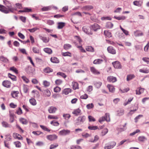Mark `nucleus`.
<instances>
[{"instance_id":"nucleus-15","label":"nucleus","mask_w":149,"mask_h":149,"mask_svg":"<svg viewBox=\"0 0 149 149\" xmlns=\"http://www.w3.org/2000/svg\"><path fill=\"white\" fill-rule=\"evenodd\" d=\"M3 127L5 128H10L12 127L11 125L8 123L6 121H3L1 123Z\"/></svg>"},{"instance_id":"nucleus-55","label":"nucleus","mask_w":149,"mask_h":149,"mask_svg":"<svg viewBox=\"0 0 149 149\" xmlns=\"http://www.w3.org/2000/svg\"><path fill=\"white\" fill-rule=\"evenodd\" d=\"M74 38L77 41L79 42L80 44L82 42V40L79 36H74Z\"/></svg>"},{"instance_id":"nucleus-11","label":"nucleus","mask_w":149,"mask_h":149,"mask_svg":"<svg viewBox=\"0 0 149 149\" xmlns=\"http://www.w3.org/2000/svg\"><path fill=\"white\" fill-rule=\"evenodd\" d=\"M90 70L91 72L94 74L98 75L100 73V72L94 67H90Z\"/></svg>"},{"instance_id":"nucleus-29","label":"nucleus","mask_w":149,"mask_h":149,"mask_svg":"<svg viewBox=\"0 0 149 149\" xmlns=\"http://www.w3.org/2000/svg\"><path fill=\"white\" fill-rule=\"evenodd\" d=\"M0 61L5 63H7L8 61V59L6 58L3 56H0Z\"/></svg>"},{"instance_id":"nucleus-16","label":"nucleus","mask_w":149,"mask_h":149,"mask_svg":"<svg viewBox=\"0 0 149 149\" xmlns=\"http://www.w3.org/2000/svg\"><path fill=\"white\" fill-rule=\"evenodd\" d=\"M57 108L54 107H49L48 109V111L50 113H54L57 110Z\"/></svg>"},{"instance_id":"nucleus-31","label":"nucleus","mask_w":149,"mask_h":149,"mask_svg":"<svg viewBox=\"0 0 149 149\" xmlns=\"http://www.w3.org/2000/svg\"><path fill=\"white\" fill-rule=\"evenodd\" d=\"M86 49L87 51L93 52L94 51V48L91 46H87L86 47Z\"/></svg>"},{"instance_id":"nucleus-45","label":"nucleus","mask_w":149,"mask_h":149,"mask_svg":"<svg viewBox=\"0 0 149 149\" xmlns=\"http://www.w3.org/2000/svg\"><path fill=\"white\" fill-rule=\"evenodd\" d=\"M44 71L45 73H49L53 71V70L51 68L47 67L44 69Z\"/></svg>"},{"instance_id":"nucleus-39","label":"nucleus","mask_w":149,"mask_h":149,"mask_svg":"<svg viewBox=\"0 0 149 149\" xmlns=\"http://www.w3.org/2000/svg\"><path fill=\"white\" fill-rule=\"evenodd\" d=\"M72 84L73 88L74 90H76L79 88L78 84L77 83L75 82H72Z\"/></svg>"},{"instance_id":"nucleus-47","label":"nucleus","mask_w":149,"mask_h":149,"mask_svg":"<svg viewBox=\"0 0 149 149\" xmlns=\"http://www.w3.org/2000/svg\"><path fill=\"white\" fill-rule=\"evenodd\" d=\"M88 128L90 130H94L98 129V127L96 126H89L88 127Z\"/></svg>"},{"instance_id":"nucleus-12","label":"nucleus","mask_w":149,"mask_h":149,"mask_svg":"<svg viewBox=\"0 0 149 149\" xmlns=\"http://www.w3.org/2000/svg\"><path fill=\"white\" fill-rule=\"evenodd\" d=\"M112 65L116 69L120 68H121V65L119 62L118 61H116L112 63Z\"/></svg>"},{"instance_id":"nucleus-3","label":"nucleus","mask_w":149,"mask_h":149,"mask_svg":"<svg viewBox=\"0 0 149 149\" xmlns=\"http://www.w3.org/2000/svg\"><path fill=\"white\" fill-rule=\"evenodd\" d=\"M2 84L4 87L7 88H10L11 86V83L10 81L6 80L3 82Z\"/></svg>"},{"instance_id":"nucleus-20","label":"nucleus","mask_w":149,"mask_h":149,"mask_svg":"<svg viewBox=\"0 0 149 149\" xmlns=\"http://www.w3.org/2000/svg\"><path fill=\"white\" fill-rule=\"evenodd\" d=\"M81 112V110L79 108L74 109L72 112V113L76 116H77L79 115Z\"/></svg>"},{"instance_id":"nucleus-18","label":"nucleus","mask_w":149,"mask_h":149,"mask_svg":"<svg viewBox=\"0 0 149 149\" xmlns=\"http://www.w3.org/2000/svg\"><path fill=\"white\" fill-rule=\"evenodd\" d=\"M144 89L141 88H138L136 90V95H140L143 93Z\"/></svg>"},{"instance_id":"nucleus-2","label":"nucleus","mask_w":149,"mask_h":149,"mask_svg":"<svg viewBox=\"0 0 149 149\" xmlns=\"http://www.w3.org/2000/svg\"><path fill=\"white\" fill-rule=\"evenodd\" d=\"M83 31L86 34L88 35H92L93 34V33L91 31V28H89L88 27L86 26H84L82 28Z\"/></svg>"},{"instance_id":"nucleus-53","label":"nucleus","mask_w":149,"mask_h":149,"mask_svg":"<svg viewBox=\"0 0 149 149\" xmlns=\"http://www.w3.org/2000/svg\"><path fill=\"white\" fill-rule=\"evenodd\" d=\"M40 127L43 130H44L49 132L50 131V130L48 129L47 127L45 126L42 125H40Z\"/></svg>"},{"instance_id":"nucleus-36","label":"nucleus","mask_w":149,"mask_h":149,"mask_svg":"<svg viewBox=\"0 0 149 149\" xmlns=\"http://www.w3.org/2000/svg\"><path fill=\"white\" fill-rule=\"evenodd\" d=\"M134 34L135 36H142L143 35V33L141 31H136L134 32Z\"/></svg>"},{"instance_id":"nucleus-33","label":"nucleus","mask_w":149,"mask_h":149,"mask_svg":"<svg viewBox=\"0 0 149 149\" xmlns=\"http://www.w3.org/2000/svg\"><path fill=\"white\" fill-rule=\"evenodd\" d=\"M44 51L49 54H51L52 52V50L49 48H45L44 49Z\"/></svg>"},{"instance_id":"nucleus-62","label":"nucleus","mask_w":149,"mask_h":149,"mask_svg":"<svg viewBox=\"0 0 149 149\" xmlns=\"http://www.w3.org/2000/svg\"><path fill=\"white\" fill-rule=\"evenodd\" d=\"M10 70L13 71L17 74L18 73V70H17L16 68L14 67H12L10 68Z\"/></svg>"},{"instance_id":"nucleus-25","label":"nucleus","mask_w":149,"mask_h":149,"mask_svg":"<svg viewBox=\"0 0 149 149\" xmlns=\"http://www.w3.org/2000/svg\"><path fill=\"white\" fill-rule=\"evenodd\" d=\"M19 94V92L18 91H13L11 92V95L13 97L15 98L18 97Z\"/></svg>"},{"instance_id":"nucleus-21","label":"nucleus","mask_w":149,"mask_h":149,"mask_svg":"<svg viewBox=\"0 0 149 149\" xmlns=\"http://www.w3.org/2000/svg\"><path fill=\"white\" fill-rule=\"evenodd\" d=\"M57 28L58 29H62L65 25V23L63 22H59L57 23Z\"/></svg>"},{"instance_id":"nucleus-37","label":"nucleus","mask_w":149,"mask_h":149,"mask_svg":"<svg viewBox=\"0 0 149 149\" xmlns=\"http://www.w3.org/2000/svg\"><path fill=\"white\" fill-rule=\"evenodd\" d=\"M146 139V138L144 136H140L138 138V141L141 142H144Z\"/></svg>"},{"instance_id":"nucleus-22","label":"nucleus","mask_w":149,"mask_h":149,"mask_svg":"<svg viewBox=\"0 0 149 149\" xmlns=\"http://www.w3.org/2000/svg\"><path fill=\"white\" fill-rule=\"evenodd\" d=\"M124 114V110L123 109H120L117 111V115L120 116L123 115Z\"/></svg>"},{"instance_id":"nucleus-13","label":"nucleus","mask_w":149,"mask_h":149,"mask_svg":"<svg viewBox=\"0 0 149 149\" xmlns=\"http://www.w3.org/2000/svg\"><path fill=\"white\" fill-rule=\"evenodd\" d=\"M116 145V143L115 142L112 141L110 145L106 146L104 147V148L105 149H111L113 148Z\"/></svg>"},{"instance_id":"nucleus-38","label":"nucleus","mask_w":149,"mask_h":149,"mask_svg":"<svg viewBox=\"0 0 149 149\" xmlns=\"http://www.w3.org/2000/svg\"><path fill=\"white\" fill-rule=\"evenodd\" d=\"M72 47V46L68 44H65L64 45L63 48L64 49L67 50L69 49Z\"/></svg>"},{"instance_id":"nucleus-50","label":"nucleus","mask_w":149,"mask_h":149,"mask_svg":"<svg viewBox=\"0 0 149 149\" xmlns=\"http://www.w3.org/2000/svg\"><path fill=\"white\" fill-rule=\"evenodd\" d=\"M108 132V130L107 128L104 129L102 130L101 132L102 135L103 136L106 134Z\"/></svg>"},{"instance_id":"nucleus-48","label":"nucleus","mask_w":149,"mask_h":149,"mask_svg":"<svg viewBox=\"0 0 149 149\" xmlns=\"http://www.w3.org/2000/svg\"><path fill=\"white\" fill-rule=\"evenodd\" d=\"M63 117L66 120H68L71 117V116L69 114H63Z\"/></svg>"},{"instance_id":"nucleus-24","label":"nucleus","mask_w":149,"mask_h":149,"mask_svg":"<svg viewBox=\"0 0 149 149\" xmlns=\"http://www.w3.org/2000/svg\"><path fill=\"white\" fill-rule=\"evenodd\" d=\"M50 61L54 63H58L59 62L58 58L55 57H51L50 59Z\"/></svg>"},{"instance_id":"nucleus-40","label":"nucleus","mask_w":149,"mask_h":149,"mask_svg":"<svg viewBox=\"0 0 149 149\" xmlns=\"http://www.w3.org/2000/svg\"><path fill=\"white\" fill-rule=\"evenodd\" d=\"M62 56H68L69 57L72 56V54L71 53L69 52H62L61 53Z\"/></svg>"},{"instance_id":"nucleus-17","label":"nucleus","mask_w":149,"mask_h":149,"mask_svg":"<svg viewBox=\"0 0 149 149\" xmlns=\"http://www.w3.org/2000/svg\"><path fill=\"white\" fill-rule=\"evenodd\" d=\"M93 7L91 5H88L84 6L82 7V9L84 10L89 11L91 9H93Z\"/></svg>"},{"instance_id":"nucleus-63","label":"nucleus","mask_w":149,"mask_h":149,"mask_svg":"<svg viewBox=\"0 0 149 149\" xmlns=\"http://www.w3.org/2000/svg\"><path fill=\"white\" fill-rule=\"evenodd\" d=\"M102 85V83L100 82H96L95 84V86L97 88H100Z\"/></svg>"},{"instance_id":"nucleus-19","label":"nucleus","mask_w":149,"mask_h":149,"mask_svg":"<svg viewBox=\"0 0 149 149\" xmlns=\"http://www.w3.org/2000/svg\"><path fill=\"white\" fill-rule=\"evenodd\" d=\"M107 87L110 92L113 93L114 92L115 88L113 86L110 84H108Z\"/></svg>"},{"instance_id":"nucleus-44","label":"nucleus","mask_w":149,"mask_h":149,"mask_svg":"<svg viewBox=\"0 0 149 149\" xmlns=\"http://www.w3.org/2000/svg\"><path fill=\"white\" fill-rule=\"evenodd\" d=\"M48 118L49 119H56L57 120L58 118V117L57 116L49 115L48 116Z\"/></svg>"},{"instance_id":"nucleus-26","label":"nucleus","mask_w":149,"mask_h":149,"mask_svg":"<svg viewBox=\"0 0 149 149\" xmlns=\"http://www.w3.org/2000/svg\"><path fill=\"white\" fill-rule=\"evenodd\" d=\"M139 71L143 73H148L149 72V69L143 68L142 69H140L139 70Z\"/></svg>"},{"instance_id":"nucleus-27","label":"nucleus","mask_w":149,"mask_h":149,"mask_svg":"<svg viewBox=\"0 0 149 149\" xmlns=\"http://www.w3.org/2000/svg\"><path fill=\"white\" fill-rule=\"evenodd\" d=\"M71 92V89L70 88H65L63 91V93L67 95Z\"/></svg>"},{"instance_id":"nucleus-58","label":"nucleus","mask_w":149,"mask_h":149,"mask_svg":"<svg viewBox=\"0 0 149 149\" xmlns=\"http://www.w3.org/2000/svg\"><path fill=\"white\" fill-rule=\"evenodd\" d=\"M114 18L118 20H124L126 18L124 16H122L121 17H116L115 16Z\"/></svg>"},{"instance_id":"nucleus-51","label":"nucleus","mask_w":149,"mask_h":149,"mask_svg":"<svg viewBox=\"0 0 149 149\" xmlns=\"http://www.w3.org/2000/svg\"><path fill=\"white\" fill-rule=\"evenodd\" d=\"M50 124L53 125L54 126H57L59 125V123L58 122L56 121L55 120H53L50 122Z\"/></svg>"},{"instance_id":"nucleus-43","label":"nucleus","mask_w":149,"mask_h":149,"mask_svg":"<svg viewBox=\"0 0 149 149\" xmlns=\"http://www.w3.org/2000/svg\"><path fill=\"white\" fill-rule=\"evenodd\" d=\"M14 144L17 148H20L21 147V143L19 141H17L14 142Z\"/></svg>"},{"instance_id":"nucleus-35","label":"nucleus","mask_w":149,"mask_h":149,"mask_svg":"<svg viewBox=\"0 0 149 149\" xmlns=\"http://www.w3.org/2000/svg\"><path fill=\"white\" fill-rule=\"evenodd\" d=\"M29 102L33 106H35L37 104V102L36 100L33 98L30 99Z\"/></svg>"},{"instance_id":"nucleus-59","label":"nucleus","mask_w":149,"mask_h":149,"mask_svg":"<svg viewBox=\"0 0 149 149\" xmlns=\"http://www.w3.org/2000/svg\"><path fill=\"white\" fill-rule=\"evenodd\" d=\"M58 146V144L57 143H55L51 145L50 146V149H53L56 148Z\"/></svg>"},{"instance_id":"nucleus-49","label":"nucleus","mask_w":149,"mask_h":149,"mask_svg":"<svg viewBox=\"0 0 149 149\" xmlns=\"http://www.w3.org/2000/svg\"><path fill=\"white\" fill-rule=\"evenodd\" d=\"M57 75L58 76H60L64 78H65L67 77V75L62 72H59L57 73Z\"/></svg>"},{"instance_id":"nucleus-41","label":"nucleus","mask_w":149,"mask_h":149,"mask_svg":"<svg viewBox=\"0 0 149 149\" xmlns=\"http://www.w3.org/2000/svg\"><path fill=\"white\" fill-rule=\"evenodd\" d=\"M52 6H48L46 7H44L42 8L41 10L42 11H48L51 10L52 9Z\"/></svg>"},{"instance_id":"nucleus-7","label":"nucleus","mask_w":149,"mask_h":149,"mask_svg":"<svg viewBox=\"0 0 149 149\" xmlns=\"http://www.w3.org/2000/svg\"><path fill=\"white\" fill-rule=\"evenodd\" d=\"M107 50L108 52L111 54H116V50L111 46L108 47L107 48Z\"/></svg>"},{"instance_id":"nucleus-6","label":"nucleus","mask_w":149,"mask_h":149,"mask_svg":"<svg viewBox=\"0 0 149 149\" xmlns=\"http://www.w3.org/2000/svg\"><path fill=\"white\" fill-rule=\"evenodd\" d=\"M70 133V131L68 130H63L60 131L59 134L60 135L65 136L69 134Z\"/></svg>"},{"instance_id":"nucleus-34","label":"nucleus","mask_w":149,"mask_h":149,"mask_svg":"<svg viewBox=\"0 0 149 149\" xmlns=\"http://www.w3.org/2000/svg\"><path fill=\"white\" fill-rule=\"evenodd\" d=\"M44 93L45 95L48 97H49L51 95L50 91L48 89H47L45 90Z\"/></svg>"},{"instance_id":"nucleus-9","label":"nucleus","mask_w":149,"mask_h":149,"mask_svg":"<svg viewBox=\"0 0 149 149\" xmlns=\"http://www.w3.org/2000/svg\"><path fill=\"white\" fill-rule=\"evenodd\" d=\"M107 80L109 82L114 83L117 81V79L116 77L110 76L107 77Z\"/></svg>"},{"instance_id":"nucleus-14","label":"nucleus","mask_w":149,"mask_h":149,"mask_svg":"<svg viewBox=\"0 0 149 149\" xmlns=\"http://www.w3.org/2000/svg\"><path fill=\"white\" fill-rule=\"evenodd\" d=\"M13 136L15 139H17L19 140L23 139V137L21 135L16 133H13Z\"/></svg>"},{"instance_id":"nucleus-54","label":"nucleus","mask_w":149,"mask_h":149,"mask_svg":"<svg viewBox=\"0 0 149 149\" xmlns=\"http://www.w3.org/2000/svg\"><path fill=\"white\" fill-rule=\"evenodd\" d=\"M32 50L35 53L38 54L40 52L39 50L36 47H33L32 48Z\"/></svg>"},{"instance_id":"nucleus-60","label":"nucleus","mask_w":149,"mask_h":149,"mask_svg":"<svg viewBox=\"0 0 149 149\" xmlns=\"http://www.w3.org/2000/svg\"><path fill=\"white\" fill-rule=\"evenodd\" d=\"M62 82V81L60 79H57L55 81L56 84L58 85L61 84Z\"/></svg>"},{"instance_id":"nucleus-46","label":"nucleus","mask_w":149,"mask_h":149,"mask_svg":"<svg viewBox=\"0 0 149 149\" xmlns=\"http://www.w3.org/2000/svg\"><path fill=\"white\" fill-rule=\"evenodd\" d=\"M19 121L23 124H26L28 123L27 120L23 118H20L19 119Z\"/></svg>"},{"instance_id":"nucleus-57","label":"nucleus","mask_w":149,"mask_h":149,"mask_svg":"<svg viewBox=\"0 0 149 149\" xmlns=\"http://www.w3.org/2000/svg\"><path fill=\"white\" fill-rule=\"evenodd\" d=\"M39 29V28L37 27H34L32 29H28L27 30L29 31L30 32H34L35 31Z\"/></svg>"},{"instance_id":"nucleus-23","label":"nucleus","mask_w":149,"mask_h":149,"mask_svg":"<svg viewBox=\"0 0 149 149\" xmlns=\"http://www.w3.org/2000/svg\"><path fill=\"white\" fill-rule=\"evenodd\" d=\"M143 2L141 1H135L133 2L134 5L139 7L141 6Z\"/></svg>"},{"instance_id":"nucleus-56","label":"nucleus","mask_w":149,"mask_h":149,"mask_svg":"<svg viewBox=\"0 0 149 149\" xmlns=\"http://www.w3.org/2000/svg\"><path fill=\"white\" fill-rule=\"evenodd\" d=\"M29 88L28 86L27 85H24L23 87V91L25 93L28 92Z\"/></svg>"},{"instance_id":"nucleus-28","label":"nucleus","mask_w":149,"mask_h":149,"mask_svg":"<svg viewBox=\"0 0 149 149\" xmlns=\"http://www.w3.org/2000/svg\"><path fill=\"white\" fill-rule=\"evenodd\" d=\"M40 39L45 43L48 42L49 40V38L41 36L40 37Z\"/></svg>"},{"instance_id":"nucleus-52","label":"nucleus","mask_w":149,"mask_h":149,"mask_svg":"<svg viewBox=\"0 0 149 149\" xmlns=\"http://www.w3.org/2000/svg\"><path fill=\"white\" fill-rule=\"evenodd\" d=\"M104 117H105V120L107 122L110 121L109 115V113H106L104 115Z\"/></svg>"},{"instance_id":"nucleus-32","label":"nucleus","mask_w":149,"mask_h":149,"mask_svg":"<svg viewBox=\"0 0 149 149\" xmlns=\"http://www.w3.org/2000/svg\"><path fill=\"white\" fill-rule=\"evenodd\" d=\"M103 61V60L102 59H97L93 61V63L95 64H99L101 63Z\"/></svg>"},{"instance_id":"nucleus-8","label":"nucleus","mask_w":149,"mask_h":149,"mask_svg":"<svg viewBox=\"0 0 149 149\" xmlns=\"http://www.w3.org/2000/svg\"><path fill=\"white\" fill-rule=\"evenodd\" d=\"M3 2L6 6L7 7V8L10 10V11L13 12L14 10V8L12 7L11 4L8 1H4Z\"/></svg>"},{"instance_id":"nucleus-42","label":"nucleus","mask_w":149,"mask_h":149,"mask_svg":"<svg viewBox=\"0 0 149 149\" xmlns=\"http://www.w3.org/2000/svg\"><path fill=\"white\" fill-rule=\"evenodd\" d=\"M8 77L10 78L13 81H16V77L15 76L13 75L10 73H8Z\"/></svg>"},{"instance_id":"nucleus-5","label":"nucleus","mask_w":149,"mask_h":149,"mask_svg":"<svg viewBox=\"0 0 149 149\" xmlns=\"http://www.w3.org/2000/svg\"><path fill=\"white\" fill-rule=\"evenodd\" d=\"M100 26L97 23H95L91 26V28L94 31H96L100 29Z\"/></svg>"},{"instance_id":"nucleus-30","label":"nucleus","mask_w":149,"mask_h":149,"mask_svg":"<svg viewBox=\"0 0 149 149\" xmlns=\"http://www.w3.org/2000/svg\"><path fill=\"white\" fill-rule=\"evenodd\" d=\"M104 35L108 38H110L112 36L111 33L108 30H105L104 31Z\"/></svg>"},{"instance_id":"nucleus-1","label":"nucleus","mask_w":149,"mask_h":149,"mask_svg":"<svg viewBox=\"0 0 149 149\" xmlns=\"http://www.w3.org/2000/svg\"><path fill=\"white\" fill-rule=\"evenodd\" d=\"M86 119V117L84 116H79L75 120L74 125H81L84 122Z\"/></svg>"},{"instance_id":"nucleus-10","label":"nucleus","mask_w":149,"mask_h":149,"mask_svg":"<svg viewBox=\"0 0 149 149\" xmlns=\"http://www.w3.org/2000/svg\"><path fill=\"white\" fill-rule=\"evenodd\" d=\"M47 138L51 141L55 140L57 139V136L55 134L50 135L47 136Z\"/></svg>"},{"instance_id":"nucleus-4","label":"nucleus","mask_w":149,"mask_h":149,"mask_svg":"<svg viewBox=\"0 0 149 149\" xmlns=\"http://www.w3.org/2000/svg\"><path fill=\"white\" fill-rule=\"evenodd\" d=\"M0 11L5 13H8L10 11L9 9L4 6L0 5Z\"/></svg>"},{"instance_id":"nucleus-61","label":"nucleus","mask_w":149,"mask_h":149,"mask_svg":"<svg viewBox=\"0 0 149 149\" xmlns=\"http://www.w3.org/2000/svg\"><path fill=\"white\" fill-rule=\"evenodd\" d=\"M43 85L44 86L47 87L49 86L50 84V83L47 81H44L43 82Z\"/></svg>"},{"instance_id":"nucleus-64","label":"nucleus","mask_w":149,"mask_h":149,"mask_svg":"<svg viewBox=\"0 0 149 149\" xmlns=\"http://www.w3.org/2000/svg\"><path fill=\"white\" fill-rule=\"evenodd\" d=\"M142 60L147 64H149V58L147 57H143L142 58Z\"/></svg>"}]
</instances>
